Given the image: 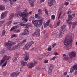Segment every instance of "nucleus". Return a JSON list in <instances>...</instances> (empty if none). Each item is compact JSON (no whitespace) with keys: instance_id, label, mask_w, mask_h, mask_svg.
<instances>
[{"instance_id":"40","label":"nucleus","mask_w":77,"mask_h":77,"mask_svg":"<svg viewBox=\"0 0 77 77\" xmlns=\"http://www.w3.org/2000/svg\"><path fill=\"white\" fill-rule=\"evenodd\" d=\"M34 20V17H30L29 18V21H33Z\"/></svg>"},{"instance_id":"14","label":"nucleus","mask_w":77,"mask_h":77,"mask_svg":"<svg viewBox=\"0 0 77 77\" xmlns=\"http://www.w3.org/2000/svg\"><path fill=\"white\" fill-rule=\"evenodd\" d=\"M30 46H31V44H30V43H28L24 47L23 50H28V49L30 48Z\"/></svg>"},{"instance_id":"46","label":"nucleus","mask_w":77,"mask_h":77,"mask_svg":"<svg viewBox=\"0 0 77 77\" xmlns=\"http://www.w3.org/2000/svg\"><path fill=\"white\" fill-rule=\"evenodd\" d=\"M57 57L54 56V57L52 58L51 59V60H55V59Z\"/></svg>"},{"instance_id":"54","label":"nucleus","mask_w":77,"mask_h":77,"mask_svg":"<svg viewBox=\"0 0 77 77\" xmlns=\"http://www.w3.org/2000/svg\"><path fill=\"white\" fill-rule=\"evenodd\" d=\"M1 53H5V50H2L1 51Z\"/></svg>"},{"instance_id":"28","label":"nucleus","mask_w":77,"mask_h":77,"mask_svg":"<svg viewBox=\"0 0 77 77\" xmlns=\"http://www.w3.org/2000/svg\"><path fill=\"white\" fill-rule=\"evenodd\" d=\"M14 14H11L10 16L9 17V20H12V18H13V17H14Z\"/></svg>"},{"instance_id":"38","label":"nucleus","mask_w":77,"mask_h":77,"mask_svg":"<svg viewBox=\"0 0 77 77\" xmlns=\"http://www.w3.org/2000/svg\"><path fill=\"white\" fill-rule=\"evenodd\" d=\"M38 14L39 15H41L42 14L41 10L40 9H39L38 10Z\"/></svg>"},{"instance_id":"20","label":"nucleus","mask_w":77,"mask_h":77,"mask_svg":"<svg viewBox=\"0 0 77 77\" xmlns=\"http://www.w3.org/2000/svg\"><path fill=\"white\" fill-rule=\"evenodd\" d=\"M32 23L36 27H38V21L37 20H34L32 21Z\"/></svg>"},{"instance_id":"9","label":"nucleus","mask_w":77,"mask_h":77,"mask_svg":"<svg viewBox=\"0 0 77 77\" xmlns=\"http://www.w3.org/2000/svg\"><path fill=\"white\" fill-rule=\"evenodd\" d=\"M76 54L75 52H71L69 53V56L70 57V58H72L73 57H75Z\"/></svg>"},{"instance_id":"49","label":"nucleus","mask_w":77,"mask_h":77,"mask_svg":"<svg viewBox=\"0 0 77 77\" xmlns=\"http://www.w3.org/2000/svg\"><path fill=\"white\" fill-rule=\"evenodd\" d=\"M4 23V21H0V26H2V24H3Z\"/></svg>"},{"instance_id":"17","label":"nucleus","mask_w":77,"mask_h":77,"mask_svg":"<svg viewBox=\"0 0 77 77\" xmlns=\"http://www.w3.org/2000/svg\"><path fill=\"white\" fill-rule=\"evenodd\" d=\"M43 20H44V19L42 18L39 20L38 22V27H39V26H41V25L42 24V22H43Z\"/></svg>"},{"instance_id":"36","label":"nucleus","mask_w":77,"mask_h":77,"mask_svg":"<svg viewBox=\"0 0 77 77\" xmlns=\"http://www.w3.org/2000/svg\"><path fill=\"white\" fill-rule=\"evenodd\" d=\"M36 58L37 59H38V60H41L42 59V57H37Z\"/></svg>"},{"instance_id":"63","label":"nucleus","mask_w":77,"mask_h":77,"mask_svg":"<svg viewBox=\"0 0 77 77\" xmlns=\"http://www.w3.org/2000/svg\"><path fill=\"white\" fill-rule=\"evenodd\" d=\"M44 2V0H40V2L41 3H43Z\"/></svg>"},{"instance_id":"13","label":"nucleus","mask_w":77,"mask_h":77,"mask_svg":"<svg viewBox=\"0 0 77 77\" xmlns=\"http://www.w3.org/2000/svg\"><path fill=\"white\" fill-rule=\"evenodd\" d=\"M56 3V1L55 0H50V1L48 3V6L51 7L53 5Z\"/></svg>"},{"instance_id":"41","label":"nucleus","mask_w":77,"mask_h":77,"mask_svg":"<svg viewBox=\"0 0 77 77\" xmlns=\"http://www.w3.org/2000/svg\"><path fill=\"white\" fill-rule=\"evenodd\" d=\"M50 19H49L47 21V22L46 23L47 24H48V25L50 24Z\"/></svg>"},{"instance_id":"32","label":"nucleus","mask_w":77,"mask_h":77,"mask_svg":"<svg viewBox=\"0 0 77 77\" xmlns=\"http://www.w3.org/2000/svg\"><path fill=\"white\" fill-rule=\"evenodd\" d=\"M18 58V57H14L13 58V62H15L17 60V59Z\"/></svg>"},{"instance_id":"57","label":"nucleus","mask_w":77,"mask_h":77,"mask_svg":"<svg viewBox=\"0 0 77 77\" xmlns=\"http://www.w3.org/2000/svg\"><path fill=\"white\" fill-rule=\"evenodd\" d=\"M51 36H54V35H55V34L54 33V32H52L51 34Z\"/></svg>"},{"instance_id":"25","label":"nucleus","mask_w":77,"mask_h":77,"mask_svg":"<svg viewBox=\"0 0 77 77\" xmlns=\"http://www.w3.org/2000/svg\"><path fill=\"white\" fill-rule=\"evenodd\" d=\"M72 18H73V17L71 15H68V21H70V20H71Z\"/></svg>"},{"instance_id":"5","label":"nucleus","mask_w":77,"mask_h":77,"mask_svg":"<svg viewBox=\"0 0 77 77\" xmlns=\"http://www.w3.org/2000/svg\"><path fill=\"white\" fill-rule=\"evenodd\" d=\"M37 63L38 62L36 61H34L33 62H31L28 64L27 67L29 68H32V67H34L35 65L37 64Z\"/></svg>"},{"instance_id":"4","label":"nucleus","mask_w":77,"mask_h":77,"mask_svg":"<svg viewBox=\"0 0 77 77\" xmlns=\"http://www.w3.org/2000/svg\"><path fill=\"white\" fill-rule=\"evenodd\" d=\"M65 27H66V25H62L61 26L60 30L61 32L59 34V36L60 38L62 37V36L63 35V34L65 33V31H64L65 30Z\"/></svg>"},{"instance_id":"10","label":"nucleus","mask_w":77,"mask_h":77,"mask_svg":"<svg viewBox=\"0 0 77 77\" xmlns=\"http://www.w3.org/2000/svg\"><path fill=\"white\" fill-rule=\"evenodd\" d=\"M20 74V72H14L10 75V77H16L17 76Z\"/></svg>"},{"instance_id":"62","label":"nucleus","mask_w":77,"mask_h":77,"mask_svg":"<svg viewBox=\"0 0 77 77\" xmlns=\"http://www.w3.org/2000/svg\"><path fill=\"white\" fill-rule=\"evenodd\" d=\"M72 23L71 22H69V26H70V27H71V24Z\"/></svg>"},{"instance_id":"33","label":"nucleus","mask_w":77,"mask_h":77,"mask_svg":"<svg viewBox=\"0 0 77 77\" xmlns=\"http://www.w3.org/2000/svg\"><path fill=\"white\" fill-rule=\"evenodd\" d=\"M6 30H3L2 32V36H5L6 34Z\"/></svg>"},{"instance_id":"58","label":"nucleus","mask_w":77,"mask_h":77,"mask_svg":"<svg viewBox=\"0 0 77 77\" xmlns=\"http://www.w3.org/2000/svg\"><path fill=\"white\" fill-rule=\"evenodd\" d=\"M56 45V43H54L53 45H52V47L53 48L54 47V46Z\"/></svg>"},{"instance_id":"26","label":"nucleus","mask_w":77,"mask_h":77,"mask_svg":"<svg viewBox=\"0 0 77 77\" xmlns=\"http://www.w3.org/2000/svg\"><path fill=\"white\" fill-rule=\"evenodd\" d=\"M27 41V39H24L19 44V45H20V46H21V45H22V44H23L24 43H25Z\"/></svg>"},{"instance_id":"16","label":"nucleus","mask_w":77,"mask_h":77,"mask_svg":"<svg viewBox=\"0 0 77 77\" xmlns=\"http://www.w3.org/2000/svg\"><path fill=\"white\" fill-rule=\"evenodd\" d=\"M77 65H74L72 67L70 70V73H72L73 71H74V70L75 69L76 70H77Z\"/></svg>"},{"instance_id":"52","label":"nucleus","mask_w":77,"mask_h":77,"mask_svg":"<svg viewBox=\"0 0 77 77\" xmlns=\"http://www.w3.org/2000/svg\"><path fill=\"white\" fill-rule=\"evenodd\" d=\"M29 43H30V44L31 45H32V44H34V42L33 41H31Z\"/></svg>"},{"instance_id":"23","label":"nucleus","mask_w":77,"mask_h":77,"mask_svg":"<svg viewBox=\"0 0 77 77\" xmlns=\"http://www.w3.org/2000/svg\"><path fill=\"white\" fill-rule=\"evenodd\" d=\"M21 63L22 66H24L25 65H27V62H24V60H23L21 61Z\"/></svg>"},{"instance_id":"60","label":"nucleus","mask_w":77,"mask_h":77,"mask_svg":"<svg viewBox=\"0 0 77 77\" xmlns=\"http://www.w3.org/2000/svg\"><path fill=\"white\" fill-rule=\"evenodd\" d=\"M19 23V22H14L13 23V24H18Z\"/></svg>"},{"instance_id":"11","label":"nucleus","mask_w":77,"mask_h":77,"mask_svg":"<svg viewBox=\"0 0 77 77\" xmlns=\"http://www.w3.org/2000/svg\"><path fill=\"white\" fill-rule=\"evenodd\" d=\"M53 64H51L50 65L49 71H48V74L49 75H51V72H52V69H53Z\"/></svg>"},{"instance_id":"53","label":"nucleus","mask_w":77,"mask_h":77,"mask_svg":"<svg viewBox=\"0 0 77 77\" xmlns=\"http://www.w3.org/2000/svg\"><path fill=\"white\" fill-rule=\"evenodd\" d=\"M69 4V3H68V2H65L64 3V4L65 5H66V6H67L68 5V4Z\"/></svg>"},{"instance_id":"18","label":"nucleus","mask_w":77,"mask_h":77,"mask_svg":"<svg viewBox=\"0 0 77 77\" xmlns=\"http://www.w3.org/2000/svg\"><path fill=\"white\" fill-rule=\"evenodd\" d=\"M63 59L64 60H68L69 59V57L68 56H66V55L65 54H63Z\"/></svg>"},{"instance_id":"64","label":"nucleus","mask_w":77,"mask_h":77,"mask_svg":"<svg viewBox=\"0 0 77 77\" xmlns=\"http://www.w3.org/2000/svg\"><path fill=\"white\" fill-rule=\"evenodd\" d=\"M55 56H57V55H59V54L57 53H55Z\"/></svg>"},{"instance_id":"21","label":"nucleus","mask_w":77,"mask_h":77,"mask_svg":"<svg viewBox=\"0 0 77 77\" xmlns=\"http://www.w3.org/2000/svg\"><path fill=\"white\" fill-rule=\"evenodd\" d=\"M35 0H29V4L31 5V6L32 7H34V5L33 4V3H35Z\"/></svg>"},{"instance_id":"45","label":"nucleus","mask_w":77,"mask_h":77,"mask_svg":"<svg viewBox=\"0 0 77 77\" xmlns=\"http://www.w3.org/2000/svg\"><path fill=\"white\" fill-rule=\"evenodd\" d=\"M60 23V20H59V22H58L57 24V26H59V24Z\"/></svg>"},{"instance_id":"3","label":"nucleus","mask_w":77,"mask_h":77,"mask_svg":"<svg viewBox=\"0 0 77 77\" xmlns=\"http://www.w3.org/2000/svg\"><path fill=\"white\" fill-rule=\"evenodd\" d=\"M32 13H33V11H31L29 13H26V14H23L22 15V19L24 23L28 21V19H27V17L28 16V15H30V14H32Z\"/></svg>"},{"instance_id":"50","label":"nucleus","mask_w":77,"mask_h":77,"mask_svg":"<svg viewBox=\"0 0 77 77\" xmlns=\"http://www.w3.org/2000/svg\"><path fill=\"white\" fill-rule=\"evenodd\" d=\"M48 62V60H46L44 61V63H47Z\"/></svg>"},{"instance_id":"22","label":"nucleus","mask_w":77,"mask_h":77,"mask_svg":"<svg viewBox=\"0 0 77 77\" xmlns=\"http://www.w3.org/2000/svg\"><path fill=\"white\" fill-rule=\"evenodd\" d=\"M20 47H21V45H20V44L19 43L18 45L14 46L13 47V49L14 50H16V49H17V48H20Z\"/></svg>"},{"instance_id":"34","label":"nucleus","mask_w":77,"mask_h":77,"mask_svg":"<svg viewBox=\"0 0 77 77\" xmlns=\"http://www.w3.org/2000/svg\"><path fill=\"white\" fill-rule=\"evenodd\" d=\"M8 63V61H6L2 65V66L3 67H4V66H6V64H7V63Z\"/></svg>"},{"instance_id":"31","label":"nucleus","mask_w":77,"mask_h":77,"mask_svg":"<svg viewBox=\"0 0 77 77\" xmlns=\"http://www.w3.org/2000/svg\"><path fill=\"white\" fill-rule=\"evenodd\" d=\"M5 9V8L4 6L0 5V10H4Z\"/></svg>"},{"instance_id":"8","label":"nucleus","mask_w":77,"mask_h":77,"mask_svg":"<svg viewBox=\"0 0 77 77\" xmlns=\"http://www.w3.org/2000/svg\"><path fill=\"white\" fill-rule=\"evenodd\" d=\"M32 35L34 36H36L37 37L40 36V30L38 29L36 30L33 33Z\"/></svg>"},{"instance_id":"35","label":"nucleus","mask_w":77,"mask_h":77,"mask_svg":"<svg viewBox=\"0 0 77 77\" xmlns=\"http://www.w3.org/2000/svg\"><path fill=\"white\" fill-rule=\"evenodd\" d=\"M44 11L45 14H46L47 15H48V16L49 14H48V11L46 9H45V10Z\"/></svg>"},{"instance_id":"43","label":"nucleus","mask_w":77,"mask_h":77,"mask_svg":"<svg viewBox=\"0 0 77 77\" xmlns=\"http://www.w3.org/2000/svg\"><path fill=\"white\" fill-rule=\"evenodd\" d=\"M17 36L15 34H14L12 35L11 36V38H14V37H17Z\"/></svg>"},{"instance_id":"48","label":"nucleus","mask_w":77,"mask_h":77,"mask_svg":"<svg viewBox=\"0 0 77 77\" xmlns=\"http://www.w3.org/2000/svg\"><path fill=\"white\" fill-rule=\"evenodd\" d=\"M61 14H62V12H60L58 16V19L59 20L60 18V16L61 15Z\"/></svg>"},{"instance_id":"44","label":"nucleus","mask_w":77,"mask_h":77,"mask_svg":"<svg viewBox=\"0 0 77 77\" xmlns=\"http://www.w3.org/2000/svg\"><path fill=\"white\" fill-rule=\"evenodd\" d=\"M51 49H52L51 47L50 46V47H49L48 48V50L49 51H51Z\"/></svg>"},{"instance_id":"37","label":"nucleus","mask_w":77,"mask_h":77,"mask_svg":"<svg viewBox=\"0 0 77 77\" xmlns=\"http://www.w3.org/2000/svg\"><path fill=\"white\" fill-rule=\"evenodd\" d=\"M12 20L8 21L7 24H8V26H9V25H10V24L12 23Z\"/></svg>"},{"instance_id":"19","label":"nucleus","mask_w":77,"mask_h":77,"mask_svg":"<svg viewBox=\"0 0 77 77\" xmlns=\"http://www.w3.org/2000/svg\"><path fill=\"white\" fill-rule=\"evenodd\" d=\"M25 57L24 60L26 61H27L29 58V55L28 54L26 53V54L25 55Z\"/></svg>"},{"instance_id":"7","label":"nucleus","mask_w":77,"mask_h":77,"mask_svg":"<svg viewBox=\"0 0 77 77\" xmlns=\"http://www.w3.org/2000/svg\"><path fill=\"white\" fill-rule=\"evenodd\" d=\"M27 9H25L24 11L21 13L20 12H18L17 14H15L16 17H18L20 15L22 16V15H23V14H27Z\"/></svg>"},{"instance_id":"24","label":"nucleus","mask_w":77,"mask_h":77,"mask_svg":"<svg viewBox=\"0 0 77 77\" xmlns=\"http://www.w3.org/2000/svg\"><path fill=\"white\" fill-rule=\"evenodd\" d=\"M17 27L16 26H13L10 30V32H12V30H13L14 31H15L16 30V29H17Z\"/></svg>"},{"instance_id":"61","label":"nucleus","mask_w":77,"mask_h":77,"mask_svg":"<svg viewBox=\"0 0 77 77\" xmlns=\"http://www.w3.org/2000/svg\"><path fill=\"white\" fill-rule=\"evenodd\" d=\"M64 75H67V72H65L64 73Z\"/></svg>"},{"instance_id":"47","label":"nucleus","mask_w":77,"mask_h":77,"mask_svg":"<svg viewBox=\"0 0 77 77\" xmlns=\"http://www.w3.org/2000/svg\"><path fill=\"white\" fill-rule=\"evenodd\" d=\"M44 27L45 28V27H47L48 25L46 23H45L44 24Z\"/></svg>"},{"instance_id":"29","label":"nucleus","mask_w":77,"mask_h":77,"mask_svg":"<svg viewBox=\"0 0 77 77\" xmlns=\"http://www.w3.org/2000/svg\"><path fill=\"white\" fill-rule=\"evenodd\" d=\"M24 32L25 35H27L29 33V32L28 31V30L26 29L24 30Z\"/></svg>"},{"instance_id":"27","label":"nucleus","mask_w":77,"mask_h":77,"mask_svg":"<svg viewBox=\"0 0 77 77\" xmlns=\"http://www.w3.org/2000/svg\"><path fill=\"white\" fill-rule=\"evenodd\" d=\"M50 54V52H48L45 53H44L42 54V56L44 57V56H48L49 54Z\"/></svg>"},{"instance_id":"51","label":"nucleus","mask_w":77,"mask_h":77,"mask_svg":"<svg viewBox=\"0 0 77 77\" xmlns=\"http://www.w3.org/2000/svg\"><path fill=\"white\" fill-rule=\"evenodd\" d=\"M71 10H69L68 11V12H67V14H71Z\"/></svg>"},{"instance_id":"42","label":"nucleus","mask_w":77,"mask_h":77,"mask_svg":"<svg viewBox=\"0 0 77 77\" xmlns=\"http://www.w3.org/2000/svg\"><path fill=\"white\" fill-rule=\"evenodd\" d=\"M51 19L52 20H54L55 19V15H53L51 16Z\"/></svg>"},{"instance_id":"2","label":"nucleus","mask_w":77,"mask_h":77,"mask_svg":"<svg viewBox=\"0 0 77 77\" xmlns=\"http://www.w3.org/2000/svg\"><path fill=\"white\" fill-rule=\"evenodd\" d=\"M15 42H11V41H8V42H6L4 43L5 47H7V48L8 50H9L11 48V46L15 45Z\"/></svg>"},{"instance_id":"30","label":"nucleus","mask_w":77,"mask_h":77,"mask_svg":"<svg viewBox=\"0 0 77 77\" xmlns=\"http://www.w3.org/2000/svg\"><path fill=\"white\" fill-rule=\"evenodd\" d=\"M73 25L72 26V28H74V27H75V26H76L77 25V22H73L72 23Z\"/></svg>"},{"instance_id":"39","label":"nucleus","mask_w":77,"mask_h":77,"mask_svg":"<svg viewBox=\"0 0 77 77\" xmlns=\"http://www.w3.org/2000/svg\"><path fill=\"white\" fill-rule=\"evenodd\" d=\"M35 18H39V16L38 15V14H36L35 15Z\"/></svg>"},{"instance_id":"55","label":"nucleus","mask_w":77,"mask_h":77,"mask_svg":"<svg viewBox=\"0 0 77 77\" xmlns=\"http://www.w3.org/2000/svg\"><path fill=\"white\" fill-rule=\"evenodd\" d=\"M39 48H35V51H39Z\"/></svg>"},{"instance_id":"15","label":"nucleus","mask_w":77,"mask_h":77,"mask_svg":"<svg viewBox=\"0 0 77 77\" xmlns=\"http://www.w3.org/2000/svg\"><path fill=\"white\" fill-rule=\"evenodd\" d=\"M19 25L21 26H23V27H25V28H29V27L30 26V25L29 24H24L22 23H20L19 24Z\"/></svg>"},{"instance_id":"56","label":"nucleus","mask_w":77,"mask_h":77,"mask_svg":"<svg viewBox=\"0 0 77 77\" xmlns=\"http://www.w3.org/2000/svg\"><path fill=\"white\" fill-rule=\"evenodd\" d=\"M72 16H73V17H75V14L74 13V12H72Z\"/></svg>"},{"instance_id":"12","label":"nucleus","mask_w":77,"mask_h":77,"mask_svg":"<svg viewBox=\"0 0 77 77\" xmlns=\"http://www.w3.org/2000/svg\"><path fill=\"white\" fill-rule=\"evenodd\" d=\"M9 12L8 11H6L5 12L2 13L1 16V19H3L7 15L8 13Z\"/></svg>"},{"instance_id":"1","label":"nucleus","mask_w":77,"mask_h":77,"mask_svg":"<svg viewBox=\"0 0 77 77\" xmlns=\"http://www.w3.org/2000/svg\"><path fill=\"white\" fill-rule=\"evenodd\" d=\"M73 41L72 36H68L65 37L63 43L67 50H69L71 48V47L69 46V44H71Z\"/></svg>"},{"instance_id":"59","label":"nucleus","mask_w":77,"mask_h":77,"mask_svg":"<svg viewBox=\"0 0 77 77\" xmlns=\"http://www.w3.org/2000/svg\"><path fill=\"white\" fill-rule=\"evenodd\" d=\"M20 32V30H17L16 31V33H19Z\"/></svg>"},{"instance_id":"6","label":"nucleus","mask_w":77,"mask_h":77,"mask_svg":"<svg viewBox=\"0 0 77 77\" xmlns=\"http://www.w3.org/2000/svg\"><path fill=\"white\" fill-rule=\"evenodd\" d=\"M10 58V57L8 56L7 55H4L2 60L0 61V65L3 64V63L5 61H6V60H9Z\"/></svg>"}]
</instances>
